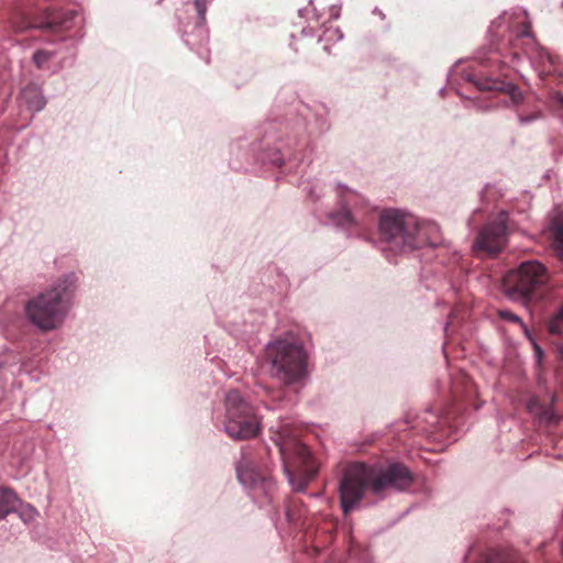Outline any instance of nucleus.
<instances>
[{
  "label": "nucleus",
  "instance_id": "nucleus-6",
  "mask_svg": "<svg viewBox=\"0 0 563 563\" xmlns=\"http://www.w3.org/2000/svg\"><path fill=\"white\" fill-rule=\"evenodd\" d=\"M272 364V375L285 385L299 380L306 373V353L300 343L289 339H277L266 347Z\"/></svg>",
  "mask_w": 563,
  "mask_h": 563
},
{
  "label": "nucleus",
  "instance_id": "nucleus-24",
  "mask_svg": "<svg viewBox=\"0 0 563 563\" xmlns=\"http://www.w3.org/2000/svg\"><path fill=\"white\" fill-rule=\"evenodd\" d=\"M536 353L538 356H541V354H542V351L538 345H536Z\"/></svg>",
  "mask_w": 563,
  "mask_h": 563
},
{
  "label": "nucleus",
  "instance_id": "nucleus-13",
  "mask_svg": "<svg viewBox=\"0 0 563 563\" xmlns=\"http://www.w3.org/2000/svg\"><path fill=\"white\" fill-rule=\"evenodd\" d=\"M552 246L560 258H563V212H560L552 222Z\"/></svg>",
  "mask_w": 563,
  "mask_h": 563
},
{
  "label": "nucleus",
  "instance_id": "nucleus-8",
  "mask_svg": "<svg viewBox=\"0 0 563 563\" xmlns=\"http://www.w3.org/2000/svg\"><path fill=\"white\" fill-rule=\"evenodd\" d=\"M225 407V431L231 438L247 440L257 435L261 429L260 419L238 390L232 389L227 394Z\"/></svg>",
  "mask_w": 563,
  "mask_h": 563
},
{
  "label": "nucleus",
  "instance_id": "nucleus-23",
  "mask_svg": "<svg viewBox=\"0 0 563 563\" xmlns=\"http://www.w3.org/2000/svg\"><path fill=\"white\" fill-rule=\"evenodd\" d=\"M558 352H559V357H560V360L563 362V346H560V347L558 349Z\"/></svg>",
  "mask_w": 563,
  "mask_h": 563
},
{
  "label": "nucleus",
  "instance_id": "nucleus-11",
  "mask_svg": "<svg viewBox=\"0 0 563 563\" xmlns=\"http://www.w3.org/2000/svg\"><path fill=\"white\" fill-rule=\"evenodd\" d=\"M238 478L244 486L256 487L257 485L265 484L267 476L258 472L253 465L240 464L236 468Z\"/></svg>",
  "mask_w": 563,
  "mask_h": 563
},
{
  "label": "nucleus",
  "instance_id": "nucleus-2",
  "mask_svg": "<svg viewBox=\"0 0 563 563\" xmlns=\"http://www.w3.org/2000/svg\"><path fill=\"white\" fill-rule=\"evenodd\" d=\"M272 439L284 462V471L295 490L302 492L316 477L318 466L308 448L299 440L301 430L289 421L271 428Z\"/></svg>",
  "mask_w": 563,
  "mask_h": 563
},
{
  "label": "nucleus",
  "instance_id": "nucleus-18",
  "mask_svg": "<svg viewBox=\"0 0 563 563\" xmlns=\"http://www.w3.org/2000/svg\"><path fill=\"white\" fill-rule=\"evenodd\" d=\"M336 223L340 225H349L353 223L352 213L349 210H343L335 216Z\"/></svg>",
  "mask_w": 563,
  "mask_h": 563
},
{
  "label": "nucleus",
  "instance_id": "nucleus-25",
  "mask_svg": "<svg viewBox=\"0 0 563 563\" xmlns=\"http://www.w3.org/2000/svg\"><path fill=\"white\" fill-rule=\"evenodd\" d=\"M4 519L3 512H0V520Z\"/></svg>",
  "mask_w": 563,
  "mask_h": 563
},
{
  "label": "nucleus",
  "instance_id": "nucleus-7",
  "mask_svg": "<svg viewBox=\"0 0 563 563\" xmlns=\"http://www.w3.org/2000/svg\"><path fill=\"white\" fill-rule=\"evenodd\" d=\"M76 16L75 10L52 11L45 9L34 14L24 8L16 7L9 18V23L15 33H22L30 29L57 33L69 30Z\"/></svg>",
  "mask_w": 563,
  "mask_h": 563
},
{
  "label": "nucleus",
  "instance_id": "nucleus-17",
  "mask_svg": "<svg viewBox=\"0 0 563 563\" xmlns=\"http://www.w3.org/2000/svg\"><path fill=\"white\" fill-rule=\"evenodd\" d=\"M497 314L503 320H507V321H510V322H514V323H518V324L523 327V323H522L521 319L517 314L511 312L510 310L501 309V310L497 311Z\"/></svg>",
  "mask_w": 563,
  "mask_h": 563
},
{
  "label": "nucleus",
  "instance_id": "nucleus-5",
  "mask_svg": "<svg viewBox=\"0 0 563 563\" xmlns=\"http://www.w3.org/2000/svg\"><path fill=\"white\" fill-rule=\"evenodd\" d=\"M73 288V278L66 277L30 299L25 307L30 321L43 331L57 328L67 313Z\"/></svg>",
  "mask_w": 563,
  "mask_h": 563
},
{
  "label": "nucleus",
  "instance_id": "nucleus-12",
  "mask_svg": "<svg viewBox=\"0 0 563 563\" xmlns=\"http://www.w3.org/2000/svg\"><path fill=\"white\" fill-rule=\"evenodd\" d=\"M21 100L27 106V109L36 112L45 106V99L36 85H27L21 92Z\"/></svg>",
  "mask_w": 563,
  "mask_h": 563
},
{
  "label": "nucleus",
  "instance_id": "nucleus-16",
  "mask_svg": "<svg viewBox=\"0 0 563 563\" xmlns=\"http://www.w3.org/2000/svg\"><path fill=\"white\" fill-rule=\"evenodd\" d=\"M548 329L551 334L563 335V303L549 320Z\"/></svg>",
  "mask_w": 563,
  "mask_h": 563
},
{
  "label": "nucleus",
  "instance_id": "nucleus-10",
  "mask_svg": "<svg viewBox=\"0 0 563 563\" xmlns=\"http://www.w3.org/2000/svg\"><path fill=\"white\" fill-rule=\"evenodd\" d=\"M476 86L482 91H497L508 95L514 103H519L522 100L521 91L511 82L493 78H483L476 81Z\"/></svg>",
  "mask_w": 563,
  "mask_h": 563
},
{
  "label": "nucleus",
  "instance_id": "nucleus-15",
  "mask_svg": "<svg viewBox=\"0 0 563 563\" xmlns=\"http://www.w3.org/2000/svg\"><path fill=\"white\" fill-rule=\"evenodd\" d=\"M16 503V495L12 490L8 488L0 489V512H3L4 518L15 510Z\"/></svg>",
  "mask_w": 563,
  "mask_h": 563
},
{
  "label": "nucleus",
  "instance_id": "nucleus-3",
  "mask_svg": "<svg viewBox=\"0 0 563 563\" xmlns=\"http://www.w3.org/2000/svg\"><path fill=\"white\" fill-rule=\"evenodd\" d=\"M551 273L539 261H525L503 279L505 295L525 306L545 300L550 292Z\"/></svg>",
  "mask_w": 563,
  "mask_h": 563
},
{
  "label": "nucleus",
  "instance_id": "nucleus-14",
  "mask_svg": "<svg viewBox=\"0 0 563 563\" xmlns=\"http://www.w3.org/2000/svg\"><path fill=\"white\" fill-rule=\"evenodd\" d=\"M478 563H517V559L509 552L487 550L481 555Z\"/></svg>",
  "mask_w": 563,
  "mask_h": 563
},
{
  "label": "nucleus",
  "instance_id": "nucleus-20",
  "mask_svg": "<svg viewBox=\"0 0 563 563\" xmlns=\"http://www.w3.org/2000/svg\"><path fill=\"white\" fill-rule=\"evenodd\" d=\"M207 0H195V9L198 13V16L201 21H205L206 19V12H207Z\"/></svg>",
  "mask_w": 563,
  "mask_h": 563
},
{
  "label": "nucleus",
  "instance_id": "nucleus-9",
  "mask_svg": "<svg viewBox=\"0 0 563 563\" xmlns=\"http://www.w3.org/2000/svg\"><path fill=\"white\" fill-rule=\"evenodd\" d=\"M507 214L500 213L497 220L485 225L474 241V251L488 255L498 254L507 241Z\"/></svg>",
  "mask_w": 563,
  "mask_h": 563
},
{
  "label": "nucleus",
  "instance_id": "nucleus-1",
  "mask_svg": "<svg viewBox=\"0 0 563 563\" xmlns=\"http://www.w3.org/2000/svg\"><path fill=\"white\" fill-rule=\"evenodd\" d=\"M412 482L411 472L400 463L390 464L385 468L354 463L345 471L340 482L342 510L344 514L350 512L362 499L365 489L379 495L387 488L406 489Z\"/></svg>",
  "mask_w": 563,
  "mask_h": 563
},
{
  "label": "nucleus",
  "instance_id": "nucleus-21",
  "mask_svg": "<svg viewBox=\"0 0 563 563\" xmlns=\"http://www.w3.org/2000/svg\"><path fill=\"white\" fill-rule=\"evenodd\" d=\"M272 162H273V164H274V165H276V166H278V167H280V166H283V165H284V161H283V158H282V157H279V155H277L275 158H273V161H272Z\"/></svg>",
  "mask_w": 563,
  "mask_h": 563
},
{
  "label": "nucleus",
  "instance_id": "nucleus-19",
  "mask_svg": "<svg viewBox=\"0 0 563 563\" xmlns=\"http://www.w3.org/2000/svg\"><path fill=\"white\" fill-rule=\"evenodd\" d=\"M51 58V53L46 51H37L33 55V60L37 67H42Z\"/></svg>",
  "mask_w": 563,
  "mask_h": 563
},
{
  "label": "nucleus",
  "instance_id": "nucleus-22",
  "mask_svg": "<svg viewBox=\"0 0 563 563\" xmlns=\"http://www.w3.org/2000/svg\"><path fill=\"white\" fill-rule=\"evenodd\" d=\"M4 109H5V100L1 99L0 100V114L4 111Z\"/></svg>",
  "mask_w": 563,
  "mask_h": 563
},
{
  "label": "nucleus",
  "instance_id": "nucleus-4",
  "mask_svg": "<svg viewBox=\"0 0 563 563\" xmlns=\"http://www.w3.org/2000/svg\"><path fill=\"white\" fill-rule=\"evenodd\" d=\"M378 235L394 253L412 251L428 243L426 227L415 216L397 209L382 211Z\"/></svg>",
  "mask_w": 563,
  "mask_h": 563
}]
</instances>
